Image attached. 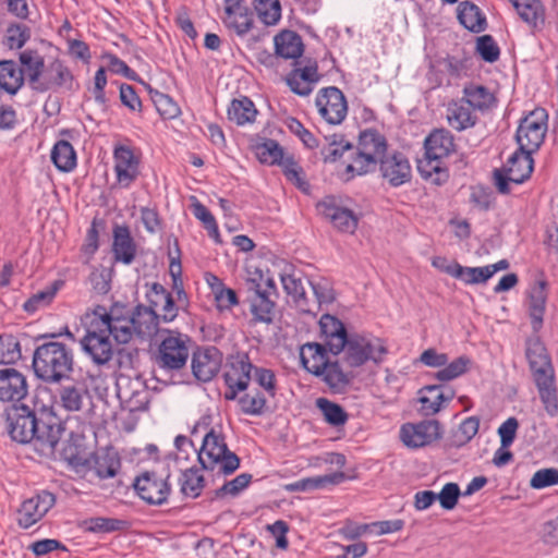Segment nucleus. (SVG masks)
Wrapping results in <instances>:
<instances>
[{
    "label": "nucleus",
    "mask_w": 558,
    "mask_h": 558,
    "mask_svg": "<svg viewBox=\"0 0 558 558\" xmlns=\"http://www.w3.org/2000/svg\"><path fill=\"white\" fill-rule=\"evenodd\" d=\"M538 389L539 398L545 407L546 412L554 416L558 412V400L556 388L554 386V375L534 379Z\"/></svg>",
    "instance_id": "49530a36"
},
{
    "label": "nucleus",
    "mask_w": 558,
    "mask_h": 558,
    "mask_svg": "<svg viewBox=\"0 0 558 558\" xmlns=\"http://www.w3.org/2000/svg\"><path fill=\"white\" fill-rule=\"evenodd\" d=\"M318 377L337 392L344 390L352 380V375L343 372L338 362H328Z\"/></svg>",
    "instance_id": "a18cd8bd"
},
{
    "label": "nucleus",
    "mask_w": 558,
    "mask_h": 558,
    "mask_svg": "<svg viewBox=\"0 0 558 558\" xmlns=\"http://www.w3.org/2000/svg\"><path fill=\"white\" fill-rule=\"evenodd\" d=\"M57 289L48 287L41 291L33 294L23 305L24 310L28 313H34L39 308L48 306L54 299Z\"/></svg>",
    "instance_id": "69168bd1"
},
{
    "label": "nucleus",
    "mask_w": 558,
    "mask_h": 558,
    "mask_svg": "<svg viewBox=\"0 0 558 558\" xmlns=\"http://www.w3.org/2000/svg\"><path fill=\"white\" fill-rule=\"evenodd\" d=\"M32 366L36 377L43 381L61 383L73 372V350L57 341L43 343L34 351Z\"/></svg>",
    "instance_id": "7ed1b4c3"
},
{
    "label": "nucleus",
    "mask_w": 558,
    "mask_h": 558,
    "mask_svg": "<svg viewBox=\"0 0 558 558\" xmlns=\"http://www.w3.org/2000/svg\"><path fill=\"white\" fill-rule=\"evenodd\" d=\"M417 171L425 180L440 185L449 178L448 169L444 165V159L434 157L428 153H424L423 158L417 160Z\"/></svg>",
    "instance_id": "f704fd0d"
},
{
    "label": "nucleus",
    "mask_w": 558,
    "mask_h": 558,
    "mask_svg": "<svg viewBox=\"0 0 558 558\" xmlns=\"http://www.w3.org/2000/svg\"><path fill=\"white\" fill-rule=\"evenodd\" d=\"M440 438V425L436 420L405 423L400 427V439L411 449L425 447Z\"/></svg>",
    "instance_id": "f8f14e48"
},
{
    "label": "nucleus",
    "mask_w": 558,
    "mask_h": 558,
    "mask_svg": "<svg viewBox=\"0 0 558 558\" xmlns=\"http://www.w3.org/2000/svg\"><path fill=\"white\" fill-rule=\"evenodd\" d=\"M381 178L391 186H400L411 180L412 169L409 159L399 151L385 155L378 162Z\"/></svg>",
    "instance_id": "6ab92c4d"
},
{
    "label": "nucleus",
    "mask_w": 558,
    "mask_h": 558,
    "mask_svg": "<svg viewBox=\"0 0 558 558\" xmlns=\"http://www.w3.org/2000/svg\"><path fill=\"white\" fill-rule=\"evenodd\" d=\"M113 161L117 183L120 187H130L140 175L141 158L131 147L119 145L113 149Z\"/></svg>",
    "instance_id": "dca6fc26"
},
{
    "label": "nucleus",
    "mask_w": 558,
    "mask_h": 558,
    "mask_svg": "<svg viewBox=\"0 0 558 558\" xmlns=\"http://www.w3.org/2000/svg\"><path fill=\"white\" fill-rule=\"evenodd\" d=\"M54 502V495L47 490L24 500L17 510L19 526L22 529L33 526L46 515Z\"/></svg>",
    "instance_id": "2eb2a0df"
},
{
    "label": "nucleus",
    "mask_w": 558,
    "mask_h": 558,
    "mask_svg": "<svg viewBox=\"0 0 558 558\" xmlns=\"http://www.w3.org/2000/svg\"><path fill=\"white\" fill-rule=\"evenodd\" d=\"M10 436L21 444L29 441L40 454L50 456L60 441L64 426L52 412H41L40 416L27 405H14L7 412Z\"/></svg>",
    "instance_id": "f03ea898"
},
{
    "label": "nucleus",
    "mask_w": 558,
    "mask_h": 558,
    "mask_svg": "<svg viewBox=\"0 0 558 558\" xmlns=\"http://www.w3.org/2000/svg\"><path fill=\"white\" fill-rule=\"evenodd\" d=\"M190 342L191 339L186 335L167 331L157 349L158 367L168 372L182 369L190 356Z\"/></svg>",
    "instance_id": "0eeeda50"
},
{
    "label": "nucleus",
    "mask_w": 558,
    "mask_h": 558,
    "mask_svg": "<svg viewBox=\"0 0 558 558\" xmlns=\"http://www.w3.org/2000/svg\"><path fill=\"white\" fill-rule=\"evenodd\" d=\"M462 100L474 111L484 112L494 107L496 102L495 95L484 85L468 83L462 90Z\"/></svg>",
    "instance_id": "c756f323"
},
{
    "label": "nucleus",
    "mask_w": 558,
    "mask_h": 558,
    "mask_svg": "<svg viewBox=\"0 0 558 558\" xmlns=\"http://www.w3.org/2000/svg\"><path fill=\"white\" fill-rule=\"evenodd\" d=\"M257 110L254 102L248 97L233 99L228 108V118L238 125L253 123L256 119Z\"/></svg>",
    "instance_id": "79ce46f5"
},
{
    "label": "nucleus",
    "mask_w": 558,
    "mask_h": 558,
    "mask_svg": "<svg viewBox=\"0 0 558 558\" xmlns=\"http://www.w3.org/2000/svg\"><path fill=\"white\" fill-rule=\"evenodd\" d=\"M222 361L223 355L216 347L201 348L192 355V373L199 381L207 383L218 374Z\"/></svg>",
    "instance_id": "a211bd4d"
},
{
    "label": "nucleus",
    "mask_w": 558,
    "mask_h": 558,
    "mask_svg": "<svg viewBox=\"0 0 558 558\" xmlns=\"http://www.w3.org/2000/svg\"><path fill=\"white\" fill-rule=\"evenodd\" d=\"M241 411L247 415H262L266 408V399L259 391L247 392L239 398Z\"/></svg>",
    "instance_id": "bf43d9fd"
},
{
    "label": "nucleus",
    "mask_w": 558,
    "mask_h": 558,
    "mask_svg": "<svg viewBox=\"0 0 558 558\" xmlns=\"http://www.w3.org/2000/svg\"><path fill=\"white\" fill-rule=\"evenodd\" d=\"M205 480L199 470L190 468L182 473L180 485L181 493L185 497L196 498L201 495L204 488Z\"/></svg>",
    "instance_id": "09e8293b"
},
{
    "label": "nucleus",
    "mask_w": 558,
    "mask_h": 558,
    "mask_svg": "<svg viewBox=\"0 0 558 558\" xmlns=\"http://www.w3.org/2000/svg\"><path fill=\"white\" fill-rule=\"evenodd\" d=\"M471 360L465 356H459L458 359L453 360L449 364L447 363L445 366H442L441 369H439L435 377L439 381H450L459 376L465 374L468 369L470 368Z\"/></svg>",
    "instance_id": "5fc2aeb1"
},
{
    "label": "nucleus",
    "mask_w": 558,
    "mask_h": 558,
    "mask_svg": "<svg viewBox=\"0 0 558 558\" xmlns=\"http://www.w3.org/2000/svg\"><path fill=\"white\" fill-rule=\"evenodd\" d=\"M558 485V469L544 468L537 470L530 480V487L533 489H544Z\"/></svg>",
    "instance_id": "e2e57ef3"
},
{
    "label": "nucleus",
    "mask_w": 558,
    "mask_h": 558,
    "mask_svg": "<svg viewBox=\"0 0 558 558\" xmlns=\"http://www.w3.org/2000/svg\"><path fill=\"white\" fill-rule=\"evenodd\" d=\"M319 213L342 232L353 233L357 227V217L348 208L338 206L333 198L327 197L317 204Z\"/></svg>",
    "instance_id": "393cba45"
},
{
    "label": "nucleus",
    "mask_w": 558,
    "mask_h": 558,
    "mask_svg": "<svg viewBox=\"0 0 558 558\" xmlns=\"http://www.w3.org/2000/svg\"><path fill=\"white\" fill-rule=\"evenodd\" d=\"M197 459L203 469L218 474H231L240 466L239 457L228 449L225 437L215 429L203 435Z\"/></svg>",
    "instance_id": "39448f33"
},
{
    "label": "nucleus",
    "mask_w": 558,
    "mask_h": 558,
    "mask_svg": "<svg viewBox=\"0 0 558 558\" xmlns=\"http://www.w3.org/2000/svg\"><path fill=\"white\" fill-rule=\"evenodd\" d=\"M277 56L284 59H298L303 53V43L299 34L293 31H282L274 38Z\"/></svg>",
    "instance_id": "c9c22d12"
},
{
    "label": "nucleus",
    "mask_w": 558,
    "mask_h": 558,
    "mask_svg": "<svg viewBox=\"0 0 558 558\" xmlns=\"http://www.w3.org/2000/svg\"><path fill=\"white\" fill-rule=\"evenodd\" d=\"M121 466L117 452L107 450L95 458L94 470L100 478H111L117 475Z\"/></svg>",
    "instance_id": "de8ad7c7"
},
{
    "label": "nucleus",
    "mask_w": 558,
    "mask_h": 558,
    "mask_svg": "<svg viewBox=\"0 0 558 558\" xmlns=\"http://www.w3.org/2000/svg\"><path fill=\"white\" fill-rule=\"evenodd\" d=\"M85 336L80 343L85 354L97 365L107 364L113 355L110 336L118 343H129L134 337L142 340L157 332V317L145 305L133 311L126 305L114 303L109 308L96 305L82 316Z\"/></svg>",
    "instance_id": "f257e3e1"
},
{
    "label": "nucleus",
    "mask_w": 558,
    "mask_h": 558,
    "mask_svg": "<svg viewBox=\"0 0 558 558\" xmlns=\"http://www.w3.org/2000/svg\"><path fill=\"white\" fill-rule=\"evenodd\" d=\"M327 347L322 343L310 342L304 344L300 351V360L303 367L311 374L319 376L329 362Z\"/></svg>",
    "instance_id": "c85d7f7f"
},
{
    "label": "nucleus",
    "mask_w": 558,
    "mask_h": 558,
    "mask_svg": "<svg viewBox=\"0 0 558 558\" xmlns=\"http://www.w3.org/2000/svg\"><path fill=\"white\" fill-rule=\"evenodd\" d=\"M169 469L145 471L134 481V488L142 500L149 505L160 506L167 502L171 493Z\"/></svg>",
    "instance_id": "6e6552de"
},
{
    "label": "nucleus",
    "mask_w": 558,
    "mask_h": 558,
    "mask_svg": "<svg viewBox=\"0 0 558 558\" xmlns=\"http://www.w3.org/2000/svg\"><path fill=\"white\" fill-rule=\"evenodd\" d=\"M315 105L320 117L329 124H340L348 114L347 98L336 86L319 89Z\"/></svg>",
    "instance_id": "9b49d317"
},
{
    "label": "nucleus",
    "mask_w": 558,
    "mask_h": 558,
    "mask_svg": "<svg viewBox=\"0 0 558 558\" xmlns=\"http://www.w3.org/2000/svg\"><path fill=\"white\" fill-rule=\"evenodd\" d=\"M345 153H349V156L353 159V145L345 142L342 136L338 135H333L332 141L322 151L324 160L328 162L337 161L343 157Z\"/></svg>",
    "instance_id": "13d9d810"
},
{
    "label": "nucleus",
    "mask_w": 558,
    "mask_h": 558,
    "mask_svg": "<svg viewBox=\"0 0 558 558\" xmlns=\"http://www.w3.org/2000/svg\"><path fill=\"white\" fill-rule=\"evenodd\" d=\"M454 390L451 387L441 385H429L418 390L420 412L425 416L437 414L445 405L454 398Z\"/></svg>",
    "instance_id": "412c9836"
},
{
    "label": "nucleus",
    "mask_w": 558,
    "mask_h": 558,
    "mask_svg": "<svg viewBox=\"0 0 558 558\" xmlns=\"http://www.w3.org/2000/svg\"><path fill=\"white\" fill-rule=\"evenodd\" d=\"M31 37V31L25 24H11L5 32V44L10 49H20Z\"/></svg>",
    "instance_id": "680f3d73"
},
{
    "label": "nucleus",
    "mask_w": 558,
    "mask_h": 558,
    "mask_svg": "<svg viewBox=\"0 0 558 558\" xmlns=\"http://www.w3.org/2000/svg\"><path fill=\"white\" fill-rule=\"evenodd\" d=\"M149 306H145L151 310L157 317V324L159 319L165 323H170L178 316V305L170 292H168L162 284L153 283L149 292L147 293Z\"/></svg>",
    "instance_id": "5701e85b"
},
{
    "label": "nucleus",
    "mask_w": 558,
    "mask_h": 558,
    "mask_svg": "<svg viewBox=\"0 0 558 558\" xmlns=\"http://www.w3.org/2000/svg\"><path fill=\"white\" fill-rule=\"evenodd\" d=\"M112 252L117 262L129 265L134 260L136 245L126 226L114 227Z\"/></svg>",
    "instance_id": "7c9ffc66"
},
{
    "label": "nucleus",
    "mask_w": 558,
    "mask_h": 558,
    "mask_svg": "<svg viewBox=\"0 0 558 558\" xmlns=\"http://www.w3.org/2000/svg\"><path fill=\"white\" fill-rule=\"evenodd\" d=\"M225 23L239 35L246 34L252 27V19L247 13L242 12V9L226 13Z\"/></svg>",
    "instance_id": "774afa93"
},
{
    "label": "nucleus",
    "mask_w": 558,
    "mask_h": 558,
    "mask_svg": "<svg viewBox=\"0 0 558 558\" xmlns=\"http://www.w3.org/2000/svg\"><path fill=\"white\" fill-rule=\"evenodd\" d=\"M319 327L323 344L331 354H340L350 338L343 323L332 315L324 314L319 319Z\"/></svg>",
    "instance_id": "aec40b11"
},
{
    "label": "nucleus",
    "mask_w": 558,
    "mask_h": 558,
    "mask_svg": "<svg viewBox=\"0 0 558 558\" xmlns=\"http://www.w3.org/2000/svg\"><path fill=\"white\" fill-rule=\"evenodd\" d=\"M20 62L23 74H26L29 85L36 90L46 69L44 57L36 50L26 49L20 53Z\"/></svg>",
    "instance_id": "4c0bfd02"
},
{
    "label": "nucleus",
    "mask_w": 558,
    "mask_h": 558,
    "mask_svg": "<svg viewBox=\"0 0 558 558\" xmlns=\"http://www.w3.org/2000/svg\"><path fill=\"white\" fill-rule=\"evenodd\" d=\"M446 119L448 125L457 132L473 128L477 122L475 111L464 100H451L447 105Z\"/></svg>",
    "instance_id": "bb28decb"
},
{
    "label": "nucleus",
    "mask_w": 558,
    "mask_h": 558,
    "mask_svg": "<svg viewBox=\"0 0 558 558\" xmlns=\"http://www.w3.org/2000/svg\"><path fill=\"white\" fill-rule=\"evenodd\" d=\"M54 404L66 412H78L89 398L86 384L83 380H66L58 383Z\"/></svg>",
    "instance_id": "f3484780"
},
{
    "label": "nucleus",
    "mask_w": 558,
    "mask_h": 558,
    "mask_svg": "<svg viewBox=\"0 0 558 558\" xmlns=\"http://www.w3.org/2000/svg\"><path fill=\"white\" fill-rule=\"evenodd\" d=\"M24 84L23 70L12 60L0 61V89L15 95Z\"/></svg>",
    "instance_id": "58836bf2"
},
{
    "label": "nucleus",
    "mask_w": 558,
    "mask_h": 558,
    "mask_svg": "<svg viewBox=\"0 0 558 558\" xmlns=\"http://www.w3.org/2000/svg\"><path fill=\"white\" fill-rule=\"evenodd\" d=\"M280 280L287 294L290 295L304 312H311V308L305 307V290L301 279L296 277L295 274L284 272L280 275Z\"/></svg>",
    "instance_id": "3c124183"
},
{
    "label": "nucleus",
    "mask_w": 558,
    "mask_h": 558,
    "mask_svg": "<svg viewBox=\"0 0 558 558\" xmlns=\"http://www.w3.org/2000/svg\"><path fill=\"white\" fill-rule=\"evenodd\" d=\"M317 408L322 411L326 422L333 426L343 425L348 415L342 407L339 404L331 402L325 398H319L316 401Z\"/></svg>",
    "instance_id": "4d7b16f0"
},
{
    "label": "nucleus",
    "mask_w": 558,
    "mask_h": 558,
    "mask_svg": "<svg viewBox=\"0 0 558 558\" xmlns=\"http://www.w3.org/2000/svg\"><path fill=\"white\" fill-rule=\"evenodd\" d=\"M347 480L343 472H335L326 475H318L314 477H306L299 480L294 483L286 485L287 492H305L312 489H319L329 485H338Z\"/></svg>",
    "instance_id": "e433bc0d"
},
{
    "label": "nucleus",
    "mask_w": 558,
    "mask_h": 558,
    "mask_svg": "<svg viewBox=\"0 0 558 558\" xmlns=\"http://www.w3.org/2000/svg\"><path fill=\"white\" fill-rule=\"evenodd\" d=\"M254 8L265 25H276L281 17L279 0H254Z\"/></svg>",
    "instance_id": "603ef678"
},
{
    "label": "nucleus",
    "mask_w": 558,
    "mask_h": 558,
    "mask_svg": "<svg viewBox=\"0 0 558 558\" xmlns=\"http://www.w3.org/2000/svg\"><path fill=\"white\" fill-rule=\"evenodd\" d=\"M546 299V282H535L529 291V312L534 330H538L543 325Z\"/></svg>",
    "instance_id": "72a5a7b5"
},
{
    "label": "nucleus",
    "mask_w": 558,
    "mask_h": 558,
    "mask_svg": "<svg viewBox=\"0 0 558 558\" xmlns=\"http://www.w3.org/2000/svg\"><path fill=\"white\" fill-rule=\"evenodd\" d=\"M386 151L387 141L383 134L374 129L362 131L356 147H353V160L345 167L347 179L374 172Z\"/></svg>",
    "instance_id": "20e7f679"
},
{
    "label": "nucleus",
    "mask_w": 558,
    "mask_h": 558,
    "mask_svg": "<svg viewBox=\"0 0 558 558\" xmlns=\"http://www.w3.org/2000/svg\"><path fill=\"white\" fill-rule=\"evenodd\" d=\"M257 159L263 163L277 165L282 159L284 151L275 140H265L254 146Z\"/></svg>",
    "instance_id": "8fccbe9b"
},
{
    "label": "nucleus",
    "mask_w": 558,
    "mask_h": 558,
    "mask_svg": "<svg viewBox=\"0 0 558 558\" xmlns=\"http://www.w3.org/2000/svg\"><path fill=\"white\" fill-rule=\"evenodd\" d=\"M320 80L316 61H307L303 66L294 68L287 76L286 83L299 96H308Z\"/></svg>",
    "instance_id": "4be33fe9"
},
{
    "label": "nucleus",
    "mask_w": 558,
    "mask_h": 558,
    "mask_svg": "<svg viewBox=\"0 0 558 558\" xmlns=\"http://www.w3.org/2000/svg\"><path fill=\"white\" fill-rule=\"evenodd\" d=\"M343 351L344 362L350 367H360L367 362L379 364L388 353L385 340L360 333H350Z\"/></svg>",
    "instance_id": "423d86ee"
},
{
    "label": "nucleus",
    "mask_w": 558,
    "mask_h": 558,
    "mask_svg": "<svg viewBox=\"0 0 558 558\" xmlns=\"http://www.w3.org/2000/svg\"><path fill=\"white\" fill-rule=\"evenodd\" d=\"M526 357L534 379L554 375L546 349L539 341H532L527 344Z\"/></svg>",
    "instance_id": "2f4dec72"
},
{
    "label": "nucleus",
    "mask_w": 558,
    "mask_h": 558,
    "mask_svg": "<svg viewBox=\"0 0 558 558\" xmlns=\"http://www.w3.org/2000/svg\"><path fill=\"white\" fill-rule=\"evenodd\" d=\"M252 481V475L248 473H242L233 480L225 483L220 488L216 490V497L221 498L225 496L235 497L243 489H245Z\"/></svg>",
    "instance_id": "0e129e2a"
},
{
    "label": "nucleus",
    "mask_w": 558,
    "mask_h": 558,
    "mask_svg": "<svg viewBox=\"0 0 558 558\" xmlns=\"http://www.w3.org/2000/svg\"><path fill=\"white\" fill-rule=\"evenodd\" d=\"M458 19L460 23L473 33H481L486 27V19L477 5L464 1L458 7Z\"/></svg>",
    "instance_id": "37998d69"
},
{
    "label": "nucleus",
    "mask_w": 558,
    "mask_h": 558,
    "mask_svg": "<svg viewBox=\"0 0 558 558\" xmlns=\"http://www.w3.org/2000/svg\"><path fill=\"white\" fill-rule=\"evenodd\" d=\"M21 356V347L16 338L9 333L0 335V364H13Z\"/></svg>",
    "instance_id": "864d4df0"
},
{
    "label": "nucleus",
    "mask_w": 558,
    "mask_h": 558,
    "mask_svg": "<svg viewBox=\"0 0 558 558\" xmlns=\"http://www.w3.org/2000/svg\"><path fill=\"white\" fill-rule=\"evenodd\" d=\"M547 112L537 108L521 120L515 134L519 148L532 153L539 148L547 132Z\"/></svg>",
    "instance_id": "9d476101"
},
{
    "label": "nucleus",
    "mask_w": 558,
    "mask_h": 558,
    "mask_svg": "<svg viewBox=\"0 0 558 558\" xmlns=\"http://www.w3.org/2000/svg\"><path fill=\"white\" fill-rule=\"evenodd\" d=\"M28 388L24 373L14 367L0 368V402L14 407L27 397Z\"/></svg>",
    "instance_id": "4468645a"
},
{
    "label": "nucleus",
    "mask_w": 558,
    "mask_h": 558,
    "mask_svg": "<svg viewBox=\"0 0 558 558\" xmlns=\"http://www.w3.org/2000/svg\"><path fill=\"white\" fill-rule=\"evenodd\" d=\"M282 168L287 179L293 182L300 190L307 191L308 183L304 180L303 170L294 158L290 155H283L282 159L277 163Z\"/></svg>",
    "instance_id": "6e6d98bb"
},
{
    "label": "nucleus",
    "mask_w": 558,
    "mask_h": 558,
    "mask_svg": "<svg viewBox=\"0 0 558 558\" xmlns=\"http://www.w3.org/2000/svg\"><path fill=\"white\" fill-rule=\"evenodd\" d=\"M51 160L62 172H70L76 167V153L68 141H58L51 150Z\"/></svg>",
    "instance_id": "c03bdc74"
},
{
    "label": "nucleus",
    "mask_w": 558,
    "mask_h": 558,
    "mask_svg": "<svg viewBox=\"0 0 558 558\" xmlns=\"http://www.w3.org/2000/svg\"><path fill=\"white\" fill-rule=\"evenodd\" d=\"M476 51L484 61L489 63L497 61L500 56L499 47L490 35H483L477 38Z\"/></svg>",
    "instance_id": "338daca9"
},
{
    "label": "nucleus",
    "mask_w": 558,
    "mask_h": 558,
    "mask_svg": "<svg viewBox=\"0 0 558 558\" xmlns=\"http://www.w3.org/2000/svg\"><path fill=\"white\" fill-rule=\"evenodd\" d=\"M442 270L451 277L462 280L465 284L484 283L490 279V275L486 266L464 267L458 263H452L444 267Z\"/></svg>",
    "instance_id": "a19ab883"
},
{
    "label": "nucleus",
    "mask_w": 558,
    "mask_h": 558,
    "mask_svg": "<svg viewBox=\"0 0 558 558\" xmlns=\"http://www.w3.org/2000/svg\"><path fill=\"white\" fill-rule=\"evenodd\" d=\"M151 100L163 119H174L181 112L178 104L167 94L156 90L151 93Z\"/></svg>",
    "instance_id": "052dcab7"
},
{
    "label": "nucleus",
    "mask_w": 558,
    "mask_h": 558,
    "mask_svg": "<svg viewBox=\"0 0 558 558\" xmlns=\"http://www.w3.org/2000/svg\"><path fill=\"white\" fill-rule=\"evenodd\" d=\"M253 365L246 354H236L230 357L225 372V381L229 388L226 399L233 400L239 391L247 388L251 380Z\"/></svg>",
    "instance_id": "ddd939ff"
},
{
    "label": "nucleus",
    "mask_w": 558,
    "mask_h": 558,
    "mask_svg": "<svg viewBox=\"0 0 558 558\" xmlns=\"http://www.w3.org/2000/svg\"><path fill=\"white\" fill-rule=\"evenodd\" d=\"M116 385L119 399L128 403L132 411L140 410L147 403L145 383L140 377L121 375Z\"/></svg>",
    "instance_id": "a878e982"
},
{
    "label": "nucleus",
    "mask_w": 558,
    "mask_h": 558,
    "mask_svg": "<svg viewBox=\"0 0 558 558\" xmlns=\"http://www.w3.org/2000/svg\"><path fill=\"white\" fill-rule=\"evenodd\" d=\"M453 135L445 129L434 130L424 141V149L434 157L445 159L454 150Z\"/></svg>",
    "instance_id": "473e14b6"
},
{
    "label": "nucleus",
    "mask_w": 558,
    "mask_h": 558,
    "mask_svg": "<svg viewBox=\"0 0 558 558\" xmlns=\"http://www.w3.org/2000/svg\"><path fill=\"white\" fill-rule=\"evenodd\" d=\"M523 22L536 28L544 24L545 10L539 0H509Z\"/></svg>",
    "instance_id": "ea45409f"
},
{
    "label": "nucleus",
    "mask_w": 558,
    "mask_h": 558,
    "mask_svg": "<svg viewBox=\"0 0 558 558\" xmlns=\"http://www.w3.org/2000/svg\"><path fill=\"white\" fill-rule=\"evenodd\" d=\"M532 151L518 148L507 160L502 170H495V184L497 190L507 194L509 192V182L522 183L530 178L533 171Z\"/></svg>",
    "instance_id": "1a4fd4ad"
},
{
    "label": "nucleus",
    "mask_w": 558,
    "mask_h": 558,
    "mask_svg": "<svg viewBox=\"0 0 558 558\" xmlns=\"http://www.w3.org/2000/svg\"><path fill=\"white\" fill-rule=\"evenodd\" d=\"M254 283L252 294L248 296L250 312L254 323L271 324L274 320L275 302L266 291H262L258 283Z\"/></svg>",
    "instance_id": "cd10ccee"
},
{
    "label": "nucleus",
    "mask_w": 558,
    "mask_h": 558,
    "mask_svg": "<svg viewBox=\"0 0 558 558\" xmlns=\"http://www.w3.org/2000/svg\"><path fill=\"white\" fill-rule=\"evenodd\" d=\"M73 84L74 77L70 69L62 61L56 59L46 66L39 84L36 85V90L40 93L56 88L72 90Z\"/></svg>",
    "instance_id": "b1692460"
}]
</instances>
